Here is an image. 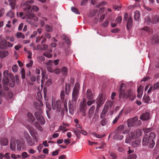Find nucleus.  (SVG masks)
<instances>
[{
  "instance_id": "obj_1",
  "label": "nucleus",
  "mask_w": 159,
  "mask_h": 159,
  "mask_svg": "<svg viewBox=\"0 0 159 159\" xmlns=\"http://www.w3.org/2000/svg\"><path fill=\"white\" fill-rule=\"evenodd\" d=\"M80 86L79 83H76L75 84L72 92V101L69 102V112L71 115H73L74 113V106L76 104L78 98Z\"/></svg>"
},
{
  "instance_id": "obj_2",
  "label": "nucleus",
  "mask_w": 159,
  "mask_h": 159,
  "mask_svg": "<svg viewBox=\"0 0 159 159\" xmlns=\"http://www.w3.org/2000/svg\"><path fill=\"white\" fill-rule=\"evenodd\" d=\"M119 98L120 99H126L129 98L130 100H133L135 96L133 95L131 89L128 90L127 92L125 90V84L124 83L121 84L119 89Z\"/></svg>"
},
{
  "instance_id": "obj_3",
  "label": "nucleus",
  "mask_w": 159,
  "mask_h": 159,
  "mask_svg": "<svg viewBox=\"0 0 159 159\" xmlns=\"http://www.w3.org/2000/svg\"><path fill=\"white\" fill-rule=\"evenodd\" d=\"M155 137V133L152 132L150 133L149 135H145L142 139V145L146 146L149 144V147L153 148L155 145V142L153 139Z\"/></svg>"
},
{
  "instance_id": "obj_4",
  "label": "nucleus",
  "mask_w": 159,
  "mask_h": 159,
  "mask_svg": "<svg viewBox=\"0 0 159 159\" xmlns=\"http://www.w3.org/2000/svg\"><path fill=\"white\" fill-rule=\"evenodd\" d=\"M31 8V6L28 5L26 6L24 8L25 11L27 12L26 13V16L27 18L32 19L34 21H37L39 20L38 18L34 16V14L32 12H30V10Z\"/></svg>"
},
{
  "instance_id": "obj_5",
  "label": "nucleus",
  "mask_w": 159,
  "mask_h": 159,
  "mask_svg": "<svg viewBox=\"0 0 159 159\" xmlns=\"http://www.w3.org/2000/svg\"><path fill=\"white\" fill-rule=\"evenodd\" d=\"M52 108L54 110L56 109L57 112H59L61 109V103L60 100L58 99L56 102L52 101Z\"/></svg>"
},
{
  "instance_id": "obj_6",
  "label": "nucleus",
  "mask_w": 159,
  "mask_h": 159,
  "mask_svg": "<svg viewBox=\"0 0 159 159\" xmlns=\"http://www.w3.org/2000/svg\"><path fill=\"white\" fill-rule=\"evenodd\" d=\"M24 137L27 143L30 146H32L35 143L34 140H32L29 133L27 131H25L24 133Z\"/></svg>"
},
{
  "instance_id": "obj_7",
  "label": "nucleus",
  "mask_w": 159,
  "mask_h": 159,
  "mask_svg": "<svg viewBox=\"0 0 159 159\" xmlns=\"http://www.w3.org/2000/svg\"><path fill=\"white\" fill-rule=\"evenodd\" d=\"M41 114L36 111L34 112V115L40 123L42 125H43L45 123V121L43 117L41 115Z\"/></svg>"
},
{
  "instance_id": "obj_8",
  "label": "nucleus",
  "mask_w": 159,
  "mask_h": 159,
  "mask_svg": "<svg viewBox=\"0 0 159 159\" xmlns=\"http://www.w3.org/2000/svg\"><path fill=\"white\" fill-rule=\"evenodd\" d=\"M86 107V104L85 103L83 102L80 103L79 109L80 112L82 113V115L83 116H85L86 115L85 111L87 109Z\"/></svg>"
},
{
  "instance_id": "obj_9",
  "label": "nucleus",
  "mask_w": 159,
  "mask_h": 159,
  "mask_svg": "<svg viewBox=\"0 0 159 159\" xmlns=\"http://www.w3.org/2000/svg\"><path fill=\"white\" fill-rule=\"evenodd\" d=\"M104 99L103 98V95L102 94H99L97 99L96 103L98 106H102L104 103Z\"/></svg>"
},
{
  "instance_id": "obj_10",
  "label": "nucleus",
  "mask_w": 159,
  "mask_h": 159,
  "mask_svg": "<svg viewBox=\"0 0 159 159\" xmlns=\"http://www.w3.org/2000/svg\"><path fill=\"white\" fill-rule=\"evenodd\" d=\"M135 137V134L134 132H131L129 133L126 136L125 141L126 143H129L132 139Z\"/></svg>"
},
{
  "instance_id": "obj_11",
  "label": "nucleus",
  "mask_w": 159,
  "mask_h": 159,
  "mask_svg": "<svg viewBox=\"0 0 159 159\" xmlns=\"http://www.w3.org/2000/svg\"><path fill=\"white\" fill-rule=\"evenodd\" d=\"M138 120L137 117H135L127 120V125L129 127H131L134 125V123Z\"/></svg>"
},
{
  "instance_id": "obj_12",
  "label": "nucleus",
  "mask_w": 159,
  "mask_h": 159,
  "mask_svg": "<svg viewBox=\"0 0 159 159\" xmlns=\"http://www.w3.org/2000/svg\"><path fill=\"white\" fill-rule=\"evenodd\" d=\"M2 81L3 83L4 90L5 91L8 90L9 89V88L7 86L9 82L8 78H3Z\"/></svg>"
},
{
  "instance_id": "obj_13",
  "label": "nucleus",
  "mask_w": 159,
  "mask_h": 159,
  "mask_svg": "<svg viewBox=\"0 0 159 159\" xmlns=\"http://www.w3.org/2000/svg\"><path fill=\"white\" fill-rule=\"evenodd\" d=\"M150 115L148 112H146L143 114L140 117V118L143 120H148L150 119Z\"/></svg>"
},
{
  "instance_id": "obj_14",
  "label": "nucleus",
  "mask_w": 159,
  "mask_h": 159,
  "mask_svg": "<svg viewBox=\"0 0 159 159\" xmlns=\"http://www.w3.org/2000/svg\"><path fill=\"white\" fill-rule=\"evenodd\" d=\"M159 89V82L154 84L152 86H151L148 91V93H149L152 91H153L156 89Z\"/></svg>"
},
{
  "instance_id": "obj_15",
  "label": "nucleus",
  "mask_w": 159,
  "mask_h": 159,
  "mask_svg": "<svg viewBox=\"0 0 159 159\" xmlns=\"http://www.w3.org/2000/svg\"><path fill=\"white\" fill-rule=\"evenodd\" d=\"M95 109V106L94 105L92 106L89 108L88 111L89 118V119L92 118L93 114Z\"/></svg>"
},
{
  "instance_id": "obj_16",
  "label": "nucleus",
  "mask_w": 159,
  "mask_h": 159,
  "mask_svg": "<svg viewBox=\"0 0 159 159\" xmlns=\"http://www.w3.org/2000/svg\"><path fill=\"white\" fill-rule=\"evenodd\" d=\"M9 76L11 77V80L9 82V86L11 87H13L14 86L15 82L14 77L12 74H10Z\"/></svg>"
},
{
  "instance_id": "obj_17",
  "label": "nucleus",
  "mask_w": 159,
  "mask_h": 159,
  "mask_svg": "<svg viewBox=\"0 0 159 159\" xmlns=\"http://www.w3.org/2000/svg\"><path fill=\"white\" fill-rule=\"evenodd\" d=\"M87 97L89 100H91L93 98L92 92L90 89H88L87 91Z\"/></svg>"
},
{
  "instance_id": "obj_18",
  "label": "nucleus",
  "mask_w": 159,
  "mask_h": 159,
  "mask_svg": "<svg viewBox=\"0 0 159 159\" xmlns=\"http://www.w3.org/2000/svg\"><path fill=\"white\" fill-rule=\"evenodd\" d=\"M116 133L117 134L114 136L113 139L119 140H122L124 138L123 136L120 134L119 133L116 132Z\"/></svg>"
},
{
  "instance_id": "obj_19",
  "label": "nucleus",
  "mask_w": 159,
  "mask_h": 159,
  "mask_svg": "<svg viewBox=\"0 0 159 159\" xmlns=\"http://www.w3.org/2000/svg\"><path fill=\"white\" fill-rule=\"evenodd\" d=\"M152 43L157 44L159 43V37L157 35H154L152 39Z\"/></svg>"
},
{
  "instance_id": "obj_20",
  "label": "nucleus",
  "mask_w": 159,
  "mask_h": 159,
  "mask_svg": "<svg viewBox=\"0 0 159 159\" xmlns=\"http://www.w3.org/2000/svg\"><path fill=\"white\" fill-rule=\"evenodd\" d=\"M132 20L131 17H129L128 18V20L127 24V28L128 29L130 28L132 25Z\"/></svg>"
},
{
  "instance_id": "obj_21",
  "label": "nucleus",
  "mask_w": 159,
  "mask_h": 159,
  "mask_svg": "<svg viewBox=\"0 0 159 159\" xmlns=\"http://www.w3.org/2000/svg\"><path fill=\"white\" fill-rule=\"evenodd\" d=\"M7 41L4 39H2L0 41V48L4 49L6 48Z\"/></svg>"
},
{
  "instance_id": "obj_22",
  "label": "nucleus",
  "mask_w": 159,
  "mask_h": 159,
  "mask_svg": "<svg viewBox=\"0 0 159 159\" xmlns=\"http://www.w3.org/2000/svg\"><path fill=\"white\" fill-rule=\"evenodd\" d=\"M8 55V52L6 50L0 51V57L1 58H4Z\"/></svg>"
},
{
  "instance_id": "obj_23",
  "label": "nucleus",
  "mask_w": 159,
  "mask_h": 159,
  "mask_svg": "<svg viewBox=\"0 0 159 159\" xmlns=\"http://www.w3.org/2000/svg\"><path fill=\"white\" fill-rule=\"evenodd\" d=\"M34 105L35 107V108L37 110L39 111L38 112L40 113H42V108L41 106L40 105V104L37 102H34Z\"/></svg>"
},
{
  "instance_id": "obj_24",
  "label": "nucleus",
  "mask_w": 159,
  "mask_h": 159,
  "mask_svg": "<svg viewBox=\"0 0 159 159\" xmlns=\"http://www.w3.org/2000/svg\"><path fill=\"white\" fill-rule=\"evenodd\" d=\"M70 88V85L66 83L65 87V93L66 95H68Z\"/></svg>"
},
{
  "instance_id": "obj_25",
  "label": "nucleus",
  "mask_w": 159,
  "mask_h": 159,
  "mask_svg": "<svg viewBox=\"0 0 159 159\" xmlns=\"http://www.w3.org/2000/svg\"><path fill=\"white\" fill-rule=\"evenodd\" d=\"M8 143V140L7 138H2L0 141L1 144L2 146H6Z\"/></svg>"
},
{
  "instance_id": "obj_26",
  "label": "nucleus",
  "mask_w": 159,
  "mask_h": 159,
  "mask_svg": "<svg viewBox=\"0 0 159 159\" xmlns=\"http://www.w3.org/2000/svg\"><path fill=\"white\" fill-rule=\"evenodd\" d=\"M27 116L30 120L33 122L35 120V119L32 114L30 112H28L27 113Z\"/></svg>"
},
{
  "instance_id": "obj_27",
  "label": "nucleus",
  "mask_w": 159,
  "mask_h": 159,
  "mask_svg": "<svg viewBox=\"0 0 159 159\" xmlns=\"http://www.w3.org/2000/svg\"><path fill=\"white\" fill-rule=\"evenodd\" d=\"M61 72L64 76H66L68 73L67 68L65 66L63 67L61 69Z\"/></svg>"
},
{
  "instance_id": "obj_28",
  "label": "nucleus",
  "mask_w": 159,
  "mask_h": 159,
  "mask_svg": "<svg viewBox=\"0 0 159 159\" xmlns=\"http://www.w3.org/2000/svg\"><path fill=\"white\" fill-rule=\"evenodd\" d=\"M140 13L139 11H136L135 12L134 18V19L137 21H138L140 18Z\"/></svg>"
},
{
  "instance_id": "obj_29",
  "label": "nucleus",
  "mask_w": 159,
  "mask_h": 159,
  "mask_svg": "<svg viewBox=\"0 0 159 159\" xmlns=\"http://www.w3.org/2000/svg\"><path fill=\"white\" fill-rule=\"evenodd\" d=\"M52 51V50H50L49 51V52H46L43 53V55L45 57H46L48 58H51L52 57V54L50 53Z\"/></svg>"
},
{
  "instance_id": "obj_30",
  "label": "nucleus",
  "mask_w": 159,
  "mask_h": 159,
  "mask_svg": "<svg viewBox=\"0 0 159 159\" xmlns=\"http://www.w3.org/2000/svg\"><path fill=\"white\" fill-rule=\"evenodd\" d=\"M34 125L37 129L39 130L40 131H42L43 130L42 128L38 122L36 121L34 123Z\"/></svg>"
},
{
  "instance_id": "obj_31",
  "label": "nucleus",
  "mask_w": 159,
  "mask_h": 159,
  "mask_svg": "<svg viewBox=\"0 0 159 159\" xmlns=\"http://www.w3.org/2000/svg\"><path fill=\"white\" fill-rule=\"evenodd\" d=\"M10 148L12 150H14L16 149V143L14 141L11 140V142Z\"/></svg>"
},
{
  "instance_id": "obj_32",
  "label": "nucleus",
  "mask_w": 159,
  "mask_h": 159,
  "mask_svg": "<svg viewBox=\"0 0 159 159\" xmlns=\"http://www.w3.org/2000/svg\"><path fill=\"white\" fill-rule=\"evenodd\" d=\"M17 150L18 151H20L21 150L22 147V144L20 142V141L19 140H18L17 141Z\"/></svg>"
},
{
  "instance_id": "obj_33",
  "label": "nucleus",
  "mask_w": 159,
  "mask_h": 159,
  "mask_svg": "<svg viewBox=\"0 0 159 159\" xmlns=\"http://www.w3.org/2000/svg\"><path fill=\"white\" fill-rule=\"evenodd\" d=\"M11 6L12 9H14L15 7V2L16 0H8Z\"/></svg>"
},
{
  "instance_id": "obj_34",
  "label": "nucleus",
  "mask_w": 159,
  "mask_h": 159,
  "mask_svg": "<svg viewBox=\"0 0 159 159\" xmlns=\"http://www.w3.org/2000/svg\"><path fill=\"white\" fill-rule=\"evenodd\" d=\"M74 133L76 135L77 137L78 138H80V130L77 129H75L74 130Z\"/></svg>"
},
{
  "instance_id": "obj_35",
  "label": "nucleus",
  "mask_w": 159,
  "mask_h": 159,
  "mask_svg": "<svg viewBox=\"0 0 159 159\" xmlns=\"http://www.w3.org/2000/svg\"><path fill=\"white\" fill-rule=\"evenodd\" d=\"M122 111H121L119 113L118 115L116 117L115 119L113 121L112 123L113 124H115L116 123L118 120L119 119L120 116L122 115Z\"/></svg>"
},
{
  "instance_id": "obj_36",
  "label": "nucleus",
  "mask_w": 159,
  "mask_h": 159,
  "mask_svg": "<svg viewBox=\"0 0 159 159\" xmlns=\"http://www.w3.org/2000/svg\"><path fill=\"white\" fill-rule=\"evenodd\" d=\"M17 38H22L24 39L25 38L24 34L21 32H18L16 34Z\"/></svg>"
},
{
  "instance_id": "obj_37",
  "label": "nucleus",
  "mask_w": 159,
  "mask_h": 159,
  "mask_svg": "<svg viewBox=\"0 0 159 159\" xmlns=\"http://www.w3.org/2000/svg\"><path fill=\"white\" fill-rule=\"evenodd\" d=\"M39 10V8L36 6H33L32 8H31L30 10V12H32V11H37Z\"/></svg>"
},
{
  "instance_id": "obj_38",
  "label": "nucleus",
  "mask_w": 159,
  "mask_h": 159,
  "mask_svg": "<svg viewBox=\"0 0 159 159\" xmlns=\"http://www.w3.org/2000/svg\"><path fill=\"white\" fill-rule=\"evenodd\" d=\"M107 123V120L106 118H103L100 121V124L102 126H105Z\"/></svg>"
},
{
  "instance_id": "obj_39",
  "label": "nucleus",
  "mask_w": 159,
  "mask_h": 159,
  "mask_svg": "<svg viewBox=\"0 0 159 159\" xmlns=\"http://www.w3.org/2000/svg\"><path fill=\"white\" fill-rule=\"evenodd\" d=\"M45 29L47 32H51L52 31V27L48 25H45Z\"/></svg>"
},
{
  "instance_id": "obj_40",
  "label": "nucleus",
  "mask_w": 159,
  "mask_h": 159,
  "mask_svg": "<svg viewBox=\"0 0 159 159\" xmlns=\"http://www.w3.org/2000/svg\"><path fill=\"white\" fill-rule=\"evenodd\" d=\"M142 130L139 129H137L136 132V136L137 137L140 136L142 135Z\"/></svg>"
},
{
  "instance_id": "obj_41",
  "label": "nucleus",
  "mask_w": 159,
  "mask_h": 159,
  "mask_svg": "<svg viewBox=\"0 0 159 159\" xmlns=\"http://www.w3.org/2000/svg\"><path fill=\"white\" fill-rule=\"evenodd\" d=\"M144 20L147 24H150V23L151 22V20L150 17L148 16H146Z\"/></svg>"
},
{
  "instance_id": "obj_42",
  "label": "nucleus",
  "mask_w": 159,
  "mask_h": 159,
  "mask_svg": "<svg viewBox=\"0 0 159 159\" xmlns=\"http://www.w3.org/2000/svg\"><path fill=\"white\" fill-rule=\"evenodd\" d=\"M107 111L106 110L103 109L100 117L101 119H102L105 116Z\"/></svg>"
},
{
  "instance_id": "obj_43",
  "label": "nucleus",
  "mask_w": 159,
  "mask_h": 159,
  "mask_svg": "<svg viewBox=\"0 0 159 159\" xmlns=\"http://www.w3.org/2000/svg\"><path fill=\"white\" fill-rule=\"evenodd\" d=\"M21 78L23 79H25V70L24 68L22 69L21 71Z\"/></svg>"
},
{
  "instance_id": "obj_44",
  "label": "nucleus",
  "mask_w": 159,
  "mask_h": 159,
  "mask_svg": "<svg viewBox=\"0 0 159 159\" xmlns=\"http://www.w3.org/2000/svg\"><path fill=\"white\" fill-rule=\"evenodd\" d=\"M124 128V126L123 125H121L119 126L117 128L118 130L117 132L119 133L123 130Z\"/></svg>"
},
{
  "instance_id": "obj_45",
  "label": "nucleus",
  "mask_w": 159,
  "mask_h": 159,
  "mask_svg": "<svg viewBox=\"0 0 159 159\" xmlns=\"http://www.w3.org/2000/svg\"><path fill=\"white\" fill-rule=\"evenodd\" d=\"M18 67L17 65H15L12 67V71L14 72H16L18 70Z\"/></svg>"
},
{
  "instance_id": "obj_46",
  "label": "nucleus",
  "mask_w": 159,
  "mask_h": 159,
  "mask_svg": "<svg viewBox=\"0 0 159 159\" xmlns=\"http://www.w3.org/2000/svg\"><path fill=\"white\" fill-rule=\"evenodd\" d=\"M143 100L145 102L147 103L149 102L150 101V97L149 96H145L143 98Z\"/></svg>"
},
{
  "instance_id": "obj_47",
  "label": "nucleus",
  "mask_w": 159,
  "mask_h": 159,
  "mask_svg": "<svg viewBox=\"0 0 159 159\" xmlns=\"http://www.w3.org/2000/svg\"><path fill=\"white\" fill-rule=\"evenodd\" d=\"M61 100L64 101V98H65V92L64 90H62L61 91Z\"/></svg>"
},
{
  "instance_id": "obj_48",
  "label": "nucleus",
  "mask_w": 159,
  "mask_h": 159,
  "mask_svg": "<svg viewBox=\"0 0 159 159\" xmlns=\"http://www.w3.org/2000/svg\"><path fill=\"white\" fill-rule=\"evenodd\" d=\"M71 9L72 11L75 13L78 14H80L78 10L76 8L72 7H71Z\"/></svg>"
},
{
  "instance_id": "obj_49",
  "label": "nucleus",
  "mask_w": 159,
  "mask_h": 159,
  "mask_svg": "<svg viewBox=\"0 0 159 159\" xmlns=\"http://www.w3.org/2000/svg\"><path fill=\"white\" fill-rule=\"evenodd\" d=\"M64 39L65 41L66 42V43L68 44L69 45L70 44V40L66 36H64Z\"/></svg>"
},
{
  "instance_id": "obj_50",
  "label": "nucleus",
  "mask_w": 159,
  "mask_h": 159,
  "mask_svg": "<svg viewBox=\"0 0 159 159\" xmlns=\"http://www.w3.org/2000/svg\"><path fill=\"white\" fill-rule=\"evenodd\" d=\"M139 142L138 141H135L133 142L132 143V146L134 147H136L138 146Z\"/></svg>"
},
{
  "instance_id": "obj_51",
  "label": "nucleus",
  "mask_w": 159,
  "mask_h": 159,
  "mask_svg": "<svg viewBox=\"0 0 159 159\" xmlns=\"http://www.w3.org/2000/svg\"><path fill=\"white\" fill-rule=\"evenodd\" d=\"M110 155L113 159H116L117 157V156L116 155V154L113 152H110Z\"/></svg>"
},
{
  "instance_id": "obj_52",
  "label": "nucleus",
  "mask_w": 159,
  "mask_h": 159,
  "mask_svg": "<svg viewBox=\"0 0 159 159\" xmlns=\"http://www.w3.org/2000/svg\"><path fill=\"white\" fill-rule=\"evenodd\" d=\"M96 13V12L95 10H93V11H91L90 12V13L89 14V16L90 17H93V16H95Z\"/></svg>"
},
{
  "instance_id": "obj_53",
  "label": "nucleus",
  "mask_w": 159,
  "mask_h": 159,
  "mask_svg": "<svg viewBox=\"0 0 159 159\" xmlns=\"http://www.w3.org/2000/svg\"><path fill=\"white\" fill-rule=\"evenodd\" d=\"M7 16L11 18H12L14 17V14L12 12L10 11L7 13Z\"/></svg>"
},
{
  "instance_id": "obj_54",
  "label": "nucleus",
  "mask_w": 159,
  "mask_h": 159,
  "mask_svg": "<svg viewBox=\"0 0 159 159\" xmlns=\"http://www.w3.org/2000/svg\"><path fill=\"white\" fill-rule=\"evenodd\" d=\"M143 87L142 85H140L137 89V92L138 93H143Z\"/></svg>"
},
{
  "instance_id": "obj_55",
  "label": "nucleus",
  "mask_w": 159,
  "mask_h": 159,
  "mask_svg": "<svg viewBox=\"0 0 159 159\" xmlns=\"http://www.w3.org/2000/svg\"><path fill=\"white\" fill-rule=\"evenodd\" d=\"M157 17V16H154L153 17L152 20H151V23L153 24H155L157 22V19H156V18Z\"/></svg>"
},
{
  "instance_id": "obj_56",
  "label": "nucleus",
  "mask_w": 159,
  "mask_h": 159,
  "mask_svg": "<svg viewBox=\"0 0 159 159\" xmlns=\"http://www.w3.org/2000/svg\"><path fill=\"white\" fill-rule=\"evenodd\" d=\"M33 64V61L32 60H30V62L29 63L27 64L26 65V66L27 67H30L32 66Z\"/></svg>"
},
{
  "instance_id": "obj_57",
  "label": "nucleus",
  "mask_w": 159,
  "mask_h": 159,
  "mask_svg": "<svg viewBox=\"0 0 159 159\" xmlns=\"http://www.w3.org/2000/svg\"><path fill=\"white\" fill-rule=\"evenodd\" d=\"M106 104L108 106L111 108L113 105V102H112L108 101L107 102Z\"/></svg>"
},
{
  "instance_id": "obj_58",
  "label": "nucleus",
  "mask_w": 159,
  "mask_h": 159,
  "mask_svg": "<svg viewBox=\"0 0 159 159\" xmlns=\"http://www.w3.org/2000/svg\"><path fill=\"white\" fill-rule=\"evenodd\" d=\"M3 78H8L9 76L8 71L7 70L3 72Z\"/></svg>"
},
{
  "instance_id": "obj_59",
  "label": "nucleus",
  "mask_w": 159,
  "mask_h": 159,
  "mask_svg": "<svg viewBox=\"0 0 159 159\" xmlns=\"http://www.w3.org/2000/svg\"><path fill=\"white\" fill-rule=\"evenodd\" d=\"M128 17V13H125L124 15V18H123V22H124L125 21L127 20Z\"/></svg>"
},
{
  "instance_id": "obj_60",
  "label": "nucleus",
  "mask_w": 159,
  "mask_h": 159,
  "mask_svg": "<svg viewBox=\"0 0 159 159\" xmlns=\"http://www.w3.org/2000/svg\"><path fill=\"white\" fill-rule=\"evenodd\" d=\"M10 154V153H6L4 155V157L6 159H10L11 157Z\"/></svg>"
},
{
  "instance_id": "obj_61",
  "label": "nucleus",
  "mask_w": 159,
  "mask_h": 159,
  "mask_svg": "<svg viewBox=\"0 0 159 159\" xmlns=\"http://www.w3.org/2000/svg\"><path fill=\"white\" fill-rule=\"evenodd\" d=\"M22 156L23 158H25L28 157V154L26 152H24L22 153Z\"/></svg>"
},
{
  "instance_id": "obj_62",
  "label": "nucleus",
  "mask_w": 159,
  "mask_h": 159,
  "mask_svg": "<svg viewBox=\"0 0 159 159\" xmlns=\"http://www.w3.org/2000/svg\"><path fill=\"white\" fill-rule=\"evenodd\" d=\"M47 68L48 71L49 72L52 73L53 72V70L52 67L48 65L47 67Z\"/></svg>"
},
{
  "instance_id": "obj_63",
  "label": "nucleus",
  "mask_w": 159,
  "mask_h": 159,
  "mask_svg": "<svg viewBox=\"0 0 159 159\" xmlns=\"http://www.w3.org/2000/svg\"><path fill=\"white\" fill-rule=\"evenodd\" d=\"M43 147V144H40L37 147V149L38 150L39 152L41 151L42 148Z\"/></svg>"
},
{
  "instance_id": "obj_64",
  "label": "nucleus",
  "mask_w": 159,
  "mask_h": 159,
  "mask_svg": "<svg viewBox=\"0 0 159 159\" xmlns=\"http://www.w3.org/2000/svg\"><path fill=\"white\" fill-rule=\"evenodd\" d=\"M109 24V21L108 20H106L102 24V26L106 27Z\"/></svg>"
}]
</instances>
